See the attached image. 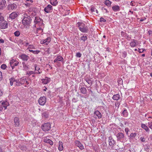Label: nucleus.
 <instances>
[{
    "instance_id": "23",
    "label": "nucleus",
    "mask_w": 152,
    "mask_h": 152,
    "mask_svg": "<svg viewBox=\"0 0 152 152\" xmlns=\"http://www.w3.org/2000/svg\"><path fill=\"white\" fill-rule=\"evenodd\" d=\"M112 9L114 11H118L120 10V7L118 5H115L112 7Z\"/></svg>"
},
{
    "instance_id": "19",
    "label": "nucleus",
    "mask_w": 152,
    "mask_h": 152,
    "mask_svg": "<svg viewBox=\"0 0 152 152\" xmlns=\"http://www.w3.org/2000/svg\"><path fill=\"white\" fill-rule=\"evenodd\" d=\"M50 78L48 77H45V79H42V83L45 84H46L50 82Z\"/></svg>"
},
{
    "instance_id": "1",
    "label": "nucleus",
    "mask_w": 152,
    "mask_h": 152,
    "mask_svg": "<svg viewBox=\"0 0 152 152\" xmlns=\"http://www.w3.org/2000/svg\"><path fill=\"white\" fill-rule=\"evenodd\" d=\"M80 30L83 33H87L88 31V26L84 23L78 22L77 23Z\"/></svg>"
},
{
    "instance_id": "25",
    "label": "nucleus",
    "mask_w": 152,
    "mask_h": 152,
    "mask_svg": "<svg viewBox=\"0 0 152 152\" xmlns=\"http://www.w3.org/2000/svg\"><path fill=\"white\" fill-rule=\"evenodd\" d=\"M59 147L58 149L59 151H62L63 150V142H62L59 141L58 142Z\"/></svg>"
},
{
    "instance_id": "52",
    "label": "nucleus",
    "mask_w": 152,
    "mask_h": 152,
    "mask_svg": "<svg viewBox=\"0 0 152 152\" xmlns=\"http://www.w3.org/2000/svg\"><path fill=\"white\" fill-rule=\"evenodd\" d=\"M130 5L132 6H135L136 5L135 2L134 1H131L130 2Z\"/></svg>"
},
{
    "instance_id": "64",
    "label": "nucleus",
    "mask_w": 152,
    "mask_h": 152,
    "mask_svg": "<svg viewBox=\"0 0 152 152\" xmlns=\"http://www.w3.org/2000/svg\"><path fill=\"white\" fill-rule=\"evenodd\" d=\"M149 34V35H151L152 36V31L151 30H149L148 31Z\"/></svg>"
},
{
    "instance_id": "30",
    "label": "nucleus",
    "mask_w": 152,
    "mask_h": 152,
    "mask_svg": "<svg viewBox=\"0 0 152 152\" xmlns=\"http://www.w3.org/2000/svg\"><path fill=\"white\" fill-rule=\"evenodd\" d=\"M80 91L82 94H86L87 93V90L85 87L81 88L80 89Z\"/></svg>"
},
{
    "instance_id": "3",
    "label": "nucleus",
    "mask_w": 152,
    "mask_h": 152,
    "mask_svg": "<svg viewBox=\"0 0 152 152\" xmlns=\"http://www.w3.org/2000/svg\"><path fill=\"white\" fill-rule=\"evenodd\" d=\"M31 19L29 16L24 17L22 20V23L24 25H28L31 23Z\"/></svg>"
},
{
    "instance_id": "9",
    "label": "nucleus",
    "mask_w": 152,
    "mask_h": 152,
    "mask_svg": "<svg viewBox=\"0 0 152 152\" xmlns=\"http://www.w3.org/2000/svg\"><path fill=\"white\" fill-rule=\"evenodd\" d=\"M6 1L5 0H0V10H3L6 7Z\"/></svg>"
},
{
    "instance_id": "22",
    "label": "nucleus",
    "mask_w": 152,
    "mask_h": 152,
    "mask_svg": "<svg viewBox=\"0 0 152 152\" xmlns=\"http://www.w3.org/2000/svg\"><path fill=\"white\" fill-rule=\"evenodd\" d=\"M41 21H43V20L41 18L38 17H36L35 18L34 22L35 24H37L39 23Z\"/></svg>"
},
{
    "instance_id": "29",
    "label": "nucleus",
    "mask_w": 152,
    "mask_h": 152,
    "mask_svg": "<svg viewBox=\"0 0 152 152\" xmlns=\"http://www.w3.org/2000/svg\"><path fill=\"white\" fill-rule=\"evenodd\" d=\"M44 142L46 143H48L51 145L53 144V142L49 139L47 138L45 139L44 140Z\"/></svg>"
},
{
    "instance_id": "11",
    "label": "nucleus",
    "mask_w": 152,
    "mask_h": 152,
    "mask_svg": "<svg viewBox=\"0 0 152 152\" xmlns=\"http://www.w3.org/2000/svg\"><path fill=\"white\" fill-rule=\"evenodd\" d=\"M76 145L79 147V148L82 150L84 149V147L81 143L79 140H76L75 141Z\"/></svg>"
},
{
    "instance_id": "44",
    "label": "nucleus",
    "mask_w": 152,
    "mask_h": 152,
    "mask_svg": "<svg viewBox=\"0 0 152 152\" xmlns=\"http://www.w3.org/2000/svg\"><path fill=\"white\" fill-rule=\"evenodd\" d=\"M101 9L103 10V12L107 13L109 12L107 11V10L105 8H104V7H102L101 8Z\"/></svg>"
},
{
    "instance_id": "13",
    "label": "nucleus",
    "mask_w": 152,
    "mask_h": 152,
    "mask_svg": "<svg viewBox=\"0 0 152 152\" xmlns=\"http://www.w3.org/2000/svg\"><path fill=\"white\" fill-rule=\"evenodd\" d=\"M137 41L136 40L133 39L132 40L130 43V45L132 47H134L137 45Z\"/></svg>"
},
{
    "instance_id": "16",
    "label": "nucleus",
    "mask_w": 152,
    "mask_h": 152,
    "mask_svg": "<svg viewBox=\"0 0 152 152\" xmlns=\"http://www.w3.org/2000/svg\"><path fill=\"white\" fill-rule=\"evenodd\" d=\"M51 41V38L50 37H48L45 39H44L43 41H41V44H45V45H48V44Z\"/></svg>"
},
{
    "instance_id": "54",
    "label": "nucleus",
    "mask_w": 152,
    "mask_h": 152,
    "mask_svg": "<svg viewBox=\"0 0 152 152\" xmlns=\"http://www.w3.org/2000/svg\"><path fill=\"white\" fill-rule=\"evenodd\" d=\"M140 140L142 142H144L145 141V139L144 137H141L140 138Z\"/></svg>"
},
{
    "instance_id": "61",
    "label": "nucleus",
    "mask_w": 152,
    "mask_h": 152,
    "mask_svg": "<svg viewBox=\"0 0 152 152\" xmlns=\"http://www.w3.org/2000/svg\"><path fill=\"white\" fill-rule=\"evenodd\" d=\"M125 131L126 134H128L129 132V129L127 128H125Z\"/></svg>"
},
{
    "instance_id": "5",
    "label": "nucleus",
    "mask_w": 152,
    "mask_h": 152,
    "mask_svg": "<svg viewBox=\"0 0 152 152\" xmlns=\"http://www.w3.org/2000/svg\"><path fill=\"white\" fill-rule=\"evenodd\" d=\"M118 141H122L124 137V134L122 132L118 133L116 135Z\"/></svg>"
},
{
    "instance_id": "45",
    "label": "nucleus",
    "mask_w": 152,
    "mask_h": 152,
    "mask_svg": "<svg viewBox=\"0 0 152 152\" xmlns=\"http://www.w3.org/2000/svg\"><path fill=\"white\" fill-rule=\"evenodd\" d=\"M148 126L149 128L152 129V122H149L148 123Z\"/></svg>"
},
{
    "instance_id": "35",
    "label": "nucleus",
    "mask_w": 152,
    "mask_h": 152,
    "mask_svg": "<svg viewBox=\"0 0 152 152\" xmlns=\"http://www.w3.org/2000/svg\"><path fill=\"white\" fill-rule=\"evenodd\" d=\"M85 80L88 83V84L91 85L92 84V83L93 81L92 80H91L89 79L88 78H86Z\"/></svg>"
},
{
    "instance_id": "15",
    "label": "nucleus",
    "mask_w": 152,
    "mask_h": 152,
    "mask_svg": "<svg viewBox=\"0 0 152 152\" xmlns=\"http://www.w3.org/2000/svg\"><path fill=\"white\" fill-rule=\"evenodd\" d=\"M128 112L127 110L125 108L124 109V110L121 113V115L125 117H127L128 115Z\"/></svg>"
},
{
    "instance_id": "4",
    "label": "nucleus",
    "mask_w": 152,
    "mask_h": 152,
    "mask_svg": "<svg viewBox=\"0 0 152 152\" xmlns=\"http://www.w3.org/2000/svg\"><path fill=\"white\" fill-rule=\"evenodd\" d=\"M108 141L109 145L111 148L110 149L113 150L114 146L115 144V141L113 138L111 136H110L109 137Z\"/></svg>"
},
{
    "instance_id": "58",
    "label": "nucleus",
    "mask_w": 152,
    "mask_h": 152,
    "mask_svg": "<svg viewBox=\"0 0 152 152\" xmlns=\"http://www.w3.org/2000/svg\"><path fill=\"white\" fill-rule=\"evenodd\" d=\"M45 51L46 53L48 54H50V53L49 48L47 49Z\"/></svg>"
},
{
    "instance_id": "20",
    "label": "nucleus",
    "mask_w": 152,
    "mask_h": 152,
    "mask_svg": "<svg viewBox=\"0 0 152 152\" xmlns=\"http://www.w3.org/2000/svg\"><path fill=\"white\" fill-rule=\"evenodd\" d=\"M7 24L5 22L0 23V28L1 29H5L7 28Z\"/></svg>"
},
{
    "instance_id": "49",
    "label": "nucleus",
    "mask_w": 152,
    "mask_h": 152,
    "mask_svg": "<svg viewBox=\"0 0 152 152\" xmlns=\"http://www.w3.org/2000/svg\"><path fill=\"white\" fill-rule=\"evenodd\" d=\"M149 145H146L145 147L144 148L145 150L147 152H150L149 149Z\"/></svg>"
},
{
    "instance_id": "28",
    "label": "nucleus",
    "mask_w": 152,
    "mask_h": 152,
    "mask_svg": "<svg viewBox=\"0 0 152 152\" xmlns=\"http://www.w3.org/2000/svg\"><path fill=\"white\" fill-rule=\"evenodd\" d=\"M94 114L97 116L99 118H102V115L100 112L98 110L96 111L94 113Z\"/></svg>"
},
{
    "instance_id": "51",
    "label": "nucleus",
    "mask_w": 152,
    "mask_h": 152,
    "mask_svg": "<svg viewBox=\"0 0 152 152\" xmlns=\"http://www.w3.org/2000/svg\"><path fill=\"white\" fill-rule=\"evenodd\" d=\"M29 47L28 49H35V48H34V47L33 45L32 44V45H29Z\"/></svg>"
},
{
    "instance_id": "24",
    "label": "nucleus",
    "mask_w": 152,
    "mask_h": 152,
    "mask_svg": "<svg viewBox=\"0 0 152 152\" xmlns=\"http://www.w3.org/2000/svg\"><path fill=\"white\" fill-rule=\"evenodd\" d=\"M120 98V95L119 94L113 95L112 99L114 100H118Z\"/></svg>"
},
{
    "instance_id": "56",
    "label": "nucleus",
    "mask_w": 152,
    "mask_h": 152,
    "mask_svg": "<svg viewBox=\"0 0 152 152\" xmlns=\"http://www.w3.org/2000/svg\"><path fill=\"white\" fill-rule=\"evenodd\" d=\"M96 8L94 7H92L91 8V12H93L95 11V10Z\"/></svg>"
},
{
    "instance_id": "50",
    "label": "nucleus",
    "mask_w": 152,
    "mask_h": 152,
    "mask_svg": "<svg viewBox=\"0 0 152 152\" xmlns=\"http://www.w3.org/2000/svg\"><path fill=\"white\" fill-rule=\"evenodd\" d=\"M115 107H117V108H118L119 106V105H120V103L118 102H116L115 103Z\"/></svg>"
},
{
    "instance_id": "62",
    "label": "nucleus",
    "mask_w": 152,
    "mask_h": 152,
    "mask_svg": "<svg viewBox=\"0 0 152 152\" xmlns=\"http://www.w3.org/2000/svg\"><path fill=\"white\" fill-rule=\"evenodd\" d=\"M4 42V40L2 39H0V43H3Z\"/></svg>"
},
{
    "instance_id": "36",
    "label": "nucleus",
    "mask_w": 152,
    "mask_h": 152,
    "mask_svg": "<svg viewBox=\"0 0 152 152\" xmlns=\"http://www.w3.org/2000/svg\"><path fill=\"white\" fill-rule=\"evenodd\" d=\"M137 135V133H132L130 135V137L132 139L134 138Z\"/></svg>"
},
{
    "instance_id": "47",
    "label": "nucleus",
    "mask_w": 152,
    "mask_h": 152,
    "mask_svg": "<svg viewBox=\"0 0 152 152\" xmlns=\"http://www.w3.org/2000/svg\"><path fill=\"white\" fill-rule=\"evenodd\" d=\"M9 80L10 81V86H12L13 85V83H14L13 82V81L12 77L10 78L9 79Z\"/></svg>"
},
{
    "instance_id": "31",
    "label": "nucleus",
    "mask_w": 152,
    "mask_h": 152,
    "mask_svg": "<svg viewBox=\"0 0 152 152\" xmlns=\"http://www.w3.org/2000/svg\"><path fill=\"white\" fill-rule=\"evenodd\" d=\"M58 3L57 0H50V3L53 6H56Z\"/></svg>"
},
{
    "instance_id": "33",
    "label": "nucleus",
    "mask_w": 152,
    "mask_h": 152,
    "mask_svg": "<svg viewBox=\"0 0 152 152\" xmlns=\"http://www.w3.org/2000/svg\"><path fill=\"white\" fill-rule=\"evenodd\" d=\"M86 35V34H84L83 36L81 37L80 38L81 40L84 42H85L87 39Z\"/></svg>"
},
{
    "instance_id": "32",
    "label": "nucleus",
    "mask_w": 152,
    "mask_h": 152,
    "mask_svg": "<svg viewBox=\"0 0 152 152\" xmlns=\"http://www.w3.org/2000/svg\"><path fill=\"white\" fill-rule=\"evenodd\" d=\"M111 2L109 0H106L104 3L105 4L108 6V7H110L111 6Z\"/></svg>"
},
{
    "instance_id": "8",
    "label": "nucleus",
    "mask_w": 152,
    "mask_h": 152,
    "mask_svg": "<svg viewBox=\"0 0 152 152\" xmlns=\"http://www.w3.org/2000/svg\"><path fill=\"white\" fill-rule=\"evenodd\" d=\"M39 103L41 105H44L46 102V98L45 96L41 97L38 100Z\"/></svg>"
},
{
    "instance_id": "17",
    "label": "nucleus",
    "mask_w": 152,
    "mask_h": 152,
    "mask_svg": "<svg viewBox=\"0 0 152 152\" xmlns=\"http://www.w3.org/2000/svg\"><path fill=\"white\" fill-rule=\"evenodd\" d=\"M141 127L144 129L146 132L149 133L150 129L145 124H141Z\"/></svg>"
},
{
    "instance_id": "48",
    "label": "nucleus",
    "mask_w": 152,
    "mask_h": 152,
    "mask_svg": "<svg viewBox=\"0 0 152 152\" xmlns=\"http://www.w3.org/2000/svg\"><path fill=\"white\" fill-rule=\"evenodd\" d=\"M82 56L80 52L77 53L76 54V56L78 58L81 57Z\"/></svg>"
},
{
    "instance_id": "10",
    "label": "nucleus",
    "mask_w": 152,
    "mask_h": 152,
    "mask_svg": "<svg viewBox=\"0 0 152 152\" xmlns=\"http://www.w3.org/2000/svg\"><path fill=\"white\" fill-rule=\"evenodd\" d=\"M64 58L61 56H57L53 62L54 63H58L59 61L64 62Z\"/></svg>"
},
{
    "instance_id": "26",
    "label": "nucleus",
    "mask_w": 152,
    "mask_h": 152,
    "mask_svg": "<svg viewBox=\"0 0 152 152\" xmlns=\"http://www.w3.org/2000/svg\"><path fill=\"white\" fill-rule=\"evenodd\" d=\"M35 67V71H37L38 72H36L35 73L36 74H40L42 72H40L39 70H40V68L37 65L35 64L34 65Z\"/></svg>"
},
{
    "instance_id": "60",
    "label": "nucleus",
    "mask_w": 152,
    "mask_h": 152,
    "mask_svg": "<svg viewBox=\"0 0 152 152\" xmlns=\"http://www.w3.org/2000/svg\"><path fill=\"white\" fill-rule=\"evenodd\" d=\"M2 72L0 71V81L2 80Z\"/></svg>"
},
{
    "instance_id": "7",
    "label": "nucleus",
    "mask_w": 152,
    "mask_h": 152,
    "mask_svg": "<svg viewBox=\"0 0 152 152\" xmlns=\"http://www.w3.org/2000/svg\"><path fill=\"white\" fill-rule=\"evenodd\" d=\"M52 10V6L50 4L48 5L44 10V11L47 13L51 12Z\"/></svg>"
},
{
    "instance_id": "27",
    "label": "nucleus",
    "mask_w": 152,
    "mask_h": 152,
    "mask_svg": "<svg viewBox=\"0 0 152 152\" xmlns=\"http://www.w3.org/2000/svg\"><path fill=\"white\" fill-rule=\"evenodd\" d=\"M42 115L43 118H48V112L45 111L42 113Z\"/></svg>"
},
{
    "instance_id": "46",
    "label": "nucleus",
    "mask_w": 152,
    "mask_h": 152,
    "mask_svg": "<svg viewBox=\"0 0 152 152\" xmlns=\"http://www.w3.org/2000/svg\"><path fill=\"white\" fill-rule=\"evenodd\" d=\"M6 67L7 66L6 64H2L1 66V69L3 70L5 69H6Z\"/></svg>"
},
{
    "instance_id": "55",
    "label": "nucleus",
    "mask_w": 152,
    "mask_h": 152,
    "mask_svg": "<svg viewBox=\"0 0 152 152\" xmlns=\"http://www.w3.org/2000/svg\"><path fill=\"white\" fill-rule=\"evenodd\" d=\"M100 22H105L106 21V20L104 19L103 18L101 17L100 18Z\"/></svg>"
},
{
    "instance_id": "63",
    "label": "nucleus",
    "mask_w": 152,
    "mask_h": 152,
    "mask_svg": "<svg viewBox=\"0 0 152 152\" xmlns=\"http://www.w3.org/2000/svg\"><path fill=\"white\" fill-rule=\"evenodd\" d=\"M146 19V18H141L140 20V21L141 22H142L144 20H145Z\"/></svg>"
},
{
    "instance_id": "18",
    "label": "nucleus",
    "mask_w": 152,
    "mask_h": 152,
    "mask_svg": "<svg viewBox=\"0 0 152 152\" xmlns=\"http://www.w3.org/2000/svg\"><path fill=\"white\" fill-rule=\"evenodd\" d=\"M14 122L15 126L18 127L20 125L19 118L17 117H15L14 119Z\"/></svg>"
},
{
    "instance_id": "37",
    "label": "nucleus",
    "mask_w": 152,
    "mask_h": 152,
    "mask_svg": "<svg viewBox=\"0 0 152 152\" xmlns=\"http://www.w3.org/2000/svg\"><path fill=\"white\" fill-rule=\"evenodd\" d=\"M35 72H34L32 71H28L26 73V75H28L29 76L31 75L35 74Z\"/></svg>"
},
{
    "instance_id": "14",
    "label": "nucleus",
    "mask_w": 152,
    "mask_h": 152,
    "mask_svg": "<svg viewBox=\"0 0 152 152\" xmlns=\"http://www.w3.org/2000/svg\"><path fill=\"white\" fill-rule=\"evenodd\" d=\"M20 58L23 61H27L29 59V57L28 55L25 54H23L20 56Z\"/></svg>"
},
{
    "instance_id": "39",
    "label": "nucleus",
    "mask_w": 152,
    "mask_h": 152,
    "mask_svg": "<svg viewBox=\"0 0 152 152\" xmlns=\"http://www.w3.org/2000/svg\"><path fill=\"white\" fill-rule=\"evenodd\" d=\"M41 31V32L43 31V29L41 28H37V34H39L40 33V31Z\"/></svg>"
},
{
    "instance_id": "57",
    "label": "nucleus",
    "mask_w": 152,
    "mask_h": 152,
    "mask_svg": "<svg viewBox=\"0 0 152 152\" xmlns=\"http://www.w3.org/2000/svg\"><path fill=\"white\" fill-rule=\"evenodd\" d=\"M4 20V18L2 16V14L0 13V21L3 20Z\"/></svg>"
},
{
    "instance_id": "6",
    "label": "nucleus",
    "mask_w": 152,
    "mask_h": 152,
    "mask_svg": "<svg viewBox=\"0 0 152 152\" xmlns=\"http://www.w3.org/2000/svg\"><path fill=\"white\" fill-rule=\"evenodd\" d=\"M10 64L12 69H13L15 66L18 64L19 62L15 60L12 59L10 61Z\"/></svg>"
},
{
    "instance_id": "59",
    "label": "nucleus",
    "mask_w": 152,
    "mask_h": 152,
    "mask_svg": "<svg viewBox=\"0 0 152 152\" xmlns=\"http://www.w3.org/2000/svg\"><path fill=\"white\" fill-rule=\"evenodd\" d=\"M144 50L143 49H139V50H138V51L140 53H143L144 51Z\"/></svg>"
},
{
    "instance_id": "43",
    "label": "nucleus",
    "mask_w": 152,
    "mask_h": 152,
    "mask_svg": "<svg viewBox=\"0 0 152 152\" xmlns=\"http://www.w3.org/2000/svg\"><path fill=\"white\" fill-rule=\"evenodd\" d=\"M122 56L124 57V58H125L126 57L127 55V52L126 51H124L122 52Z\"/></svg>"
},
{
    "instance_id": "2",
    "label": "nucleus",
    "mask_w": 152,
    "mask_h": 152,
    "mask_svg": "<svg viewBox=\"0 0 152 152\" xmlns=\"http://www.w3.org/2000/svg\"><path fill=\"white\" fill-rule=\"evenodd\" d=\"M41 128L43 131H48L51 129V124L49 123L43 124L41 126Z\"/></svg>"
},
{
    "instance_id": "12",
    "label": "nucleus",
    "mask_w": 152,
    "mask_h": 152,
    "mask_svg": "<svg viewBox=\"0 0 152 152\" xmlns=\"http://www.w3.org/2000/svg\"><path fill=\"white\" fill-rule=\"evenodd\" d=\"M18 16V14L15 12H12L10 14L9 16V18L12 20L14 19L17 17Z\"/></svg>"
},
{
    "instance_id": "21",
    "label": "nucleus",
    "mask_w": 152,
    "mask_h": 152,
    "mask_svg": "<svg viewBox=\"0 0 152 152\" xmlns=\"http://www.w3.org/2000/svg\"><path fill=\"white\" fill-rule=\"evenodd\" d=\"M17 5L15 4H9L8 6V8L9 10H14L17 8Z\"/></svg>"
},
{
    "instance_id": "34",
    "label": "nucleus",
    "mask_w": 152,
    "mask_h": 152,
    "mask_svg": "<svg viewBox=\"0 0 152 152\" xmlns=\"http://www.w3.org/2000/svg\"><path fill=\"white\" fill-rule=\"evenodd\" d=\"M28 50L30 52H31L34 54H38L40 52V51L38 50H33L29 49Z\"/></svg>"
},
{
    "instance_id": "38",
    "label": "nucleus",
    "mask_w": 152,
    "mask_h": 152,
    "mask_svg": "<svg viewBox=\"0 0 152 152\" xmlns=\"http://www.w3.org/2000/svg\"><path fill=\"white\" fill-rule=\"evenodd\" d=\"M14 34L15 36L16 37H18L20 34V32L19 31H16L14 33Z\"/></svg>"
},
{
    "instance_id": "42",
    "label": "nucleus",
    "mask_w": 152,
    "mask_h": 152,
    "mask_svg": "<svg viewBox=\"0 0 152 152\" xmlns=\"http://www.w3.org/2000/svg\"><path fill=\"white\" fill-rule=\"evenodd\" d=\"M21 82L20 81V80L19 81L18 80H17V81H16V83H14V84H15V85L16 86H20L22 85H21Z\"/></svg>"
},
{
    "instance_id": "40",
    "label": "nucleus",
    "mask_w": 152,
    "mask_h": 152,
    "mask_svg": "<svg viewBox=\"0 0 152 152\" xmlns=\"http://www.w3.org/2000/svg\"><path fill=\"white\" fill-rule=\"evenodd\" d=\"M0 102L1 103V104H2V105H6L7 106H8L9 104V103H8V102H7V101L2 102V101H1Z\"/></svg>"
},
{
    "instance_id": "53",
    "label": "nucleus",
    "mask_w": 152,
    "mask_h": 152,
    "mask_svg": "<svg viewBox=\"0 0 152 152\" xmlns=\"http://www.w3.org/2000/svg\"><path fill=\"white\" fill-rule=\"evenodd\" d=\"M22 64L23 65V67L24 68V69H27L28 67L26 65L25 63L24 62H23Z\"/></svg>"
},
{
    "instance_id": "41",
    "label": "nucleus",
    "mask_w": 152,
    "mask_h": 152,
    "mask_svg": "<svg viewBox=\"0 0 152 152\" xmlns=\"http://www.w3.org/2000/svg\"><path fill=\"white\" fill-rule=\"evenodd\" d=\"M20 81L21 82V84L22 85L26 81V79L24 78H21L20 80Z\"/></svg>"
}]
</instances>
